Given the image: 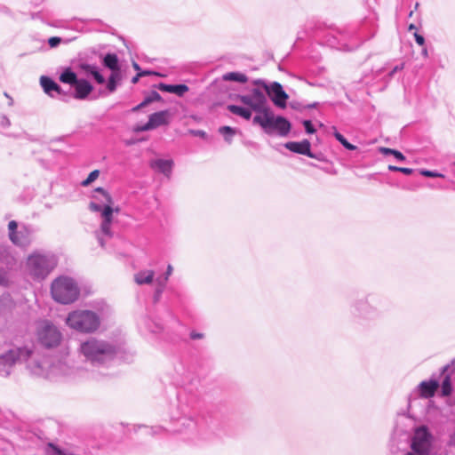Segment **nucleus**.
Wrapping results in <instances>:
<instances>
[{
	"label": "nucleus",
	"instance_id": "nucleus-3",
	"mask_svg": "<svg viewBox=\"0 0 455 455\" xmlns=\"http://www.w3.org/2000/svg\"><path fill=\"white\" fill-rule=\"evenodd\" d=\"M114 201L108 191L102 188H97L92 195V200L89 208L92 212H100L101 218L100 232H97V239L100 246H104V239L101 235L108 237L112 236L111 225L113 213L118 212L119 208H113Z\"/></svg>",
	"mask_w": 455,
	"mask_h": 455
},
{
	"label": "nucleus",
	"instance_id": "nucleus-2",
	"mask_svg": "<svg viewBox=\"0 0 455 455\" xmlns=\"http://www.w3.org/2000/svg\"><path fill=\"white\" fill-rule=\"evenodd\" d=\"M78 352L85 362L95 368L93 371L102 374L101 380L109 374L100 369L110 366L116 358L119 348L113 342L102 339L89 338L80 343Z\"/></svg>",
	"mask_w": 455,
	"mask_h": 455
},
{
	"label": "nucleus",
	"instance_id": "nucleus-21",
	"mask_svg": "<svg viewBox=\"0 0 455 455\" xmlns=\"http://www.w3.org/2000/svg\"><path fill=\"white\" fill-rule=\"evenodd\" d=\"M157 87L162 92L174 93L178 96H183L188 91V87L186 84H166L161 83Z\"/></svg>",
	"mask_w": 455,
	"mask_h": 455
},
{
	"label": "nucleus",
	"instance_id": "nucleus-41",
	"mask_svg": "<svg viewBox=\"0 0 455 455\" xmlns=\"http://www.w3.org/2000/svg\"><path fill=\"white\" fill-rule=\"evenodd\" d=\"M392 155L399 161L405 160V156L398 150L394 149V153Z\"/></svg>",
	"mask_w": 455,
	"mask_h": 455
},
{
	"label": "nucleus",
	"instance_id": "nucleus-39",
	"mask_svg": "<svg viewBox=\"0 0 455 455\" xmlns=\"http://www.w3.org/2000/svg\"><path fill=\"white\" fill-rule=\"evenodd\" d=\"M415 41L419 45H424L425 44V38L423 36L415 33L414 34Z\"/></svg>",
	"mask_w": 455,
	"mask_h": 455
},
{
	"label": "nucleus",
	"instance_id": "nucleus-50",
	"mask_svg": "<svg viewBox=\"0 0 455 455\" xmlns=\"http://www.w3.org/2000/svg\"><path fill=\"white\" fill-rule=\"evenodd\" d=\"M140 76H138V74H137L134 77H132V84H137V83H138V81H139V79H140Z\"/></svg>",
	"mask_w": 455,
	"mask_h": 455
},
{
	"label": "nucleus",
	"instance_id": "nucleus-29",
	"mask_svg": "<svg viewBox=\"0 0 455 455\" xmlns=\"http://www.w3.org/2000/svg\"><path fill=\"white\" fill-rule=\"evenodd\" d=\"M219 132L224 136L228 143H231L233 136L236 133V130L230 126H221L219 128Z\"/></svg>",
	"mask_w": 455,
	"mask_h": 455
},
{
	"label": "nucleus",
	"instance_id": "nucleus-44",
	"mask_svg": "<svg viewBox=\"0 0 455 455\" xmlns=\"http://www.w3.org/2000/svg\"><path fill=\"white\" fill-rule=\"evenodd\" d=\"M182 425H186L188 427L194 426V421L190 419L183 418L181 419Z\"/></svg>",
	"mask_w": 455,
	"mask_h": 455
},
{
	"label": "nucleus",
	"instance_id": "nucleus-31",
	"mask_svg": "<svg viewBox=\"0 0 455 455\" xmlns=\"http://www.w3.org/2000/svg\"><path fill=\"white\" fill-rule=\"evenodd\" d=\"M334 137L337 139V140H339L344 148H346L348 150H355L356 148L355 146L352 145L351 143H349L342 134H340L339 132H337L335 130L334 133H333Z\"/></svg>",
	"mask_w": 455,
	"mask_h": 455
},
{
	"label": "nucleus",
	"instance_id": "nucleus-54",
	"mask_svg": "<svg viewBox=\"0 0 455 455\" xmlns=\"http://www.w3.org/2000/svg\"><path fill=\"white\" fill-rule=\"evenodd\" d=\"M198 134H199V135H204V132H198Z\"/></svg>",
	"mask_w": 455,
	"mask_h": 455
},
{
	"label": "nucleus",
	"instance_id": "nucleus-8",
	"mask_svg": "<svg viewBox=\"0 0 455 455\" xmlns=\"http://www.w3.org/2000/svg\"><path fill=\"white\" fill-rule=\"evenodd\" d=\"M253 123L260 125L267 133L276 132L283 137L291 130V123L283 116H275L269 108L261 115L255 116Z\"/></svg>",
	"mask_w": 455,
	"mask_h": 455
},
{
	"label": "nucleus",
	"instance_id": "nucleus-30",
	"mask_svg": "<svg viewBox=\"0 0 455 455\" xmlns=\"http://www.w3.org/2000/svg\"><path fill=\"white\" fill-rule=\"evenodd\" d=\"M370 306L365 301H360L355 305V311L357 315L362 317H367L369 315Z\"/></svg>",
	"mask_w": 455,
	"mask_h": 455
},
{
	"label": "nucleus",
	"instance_id": "nucleus-49",
	"mask_svg": "<svg viewBox=\"0 0 455 455\" xmlns=\"http://www.w3.org/2000/svg\"><path fill=\"white\" fill-rule=\"evenodd\" d=\"M132 67L134 68V69H135V70H137V71H138V73H139V72H141V71H140V66H139V64H138V63L133 62Z\"/></svg>",
	"mask_w": 455,
	"mask_h": 455
},
{
	"label": "nucleus",
	"instance_id": "nucleus-26",
	"mask_svg": "<svg viewBox=\"0 0 455 455\" xmlns=\"http://www.w3.org/2000/svg\"><path fill=\"white\" fill-rule=\"evenodd\" d=\"M77 80L78 78L76 74L69 68H66L60 76V81L63 84L75 85Z\"/></svg>",
	"mask_w": 455,
	"mask_h": 455
},
{
	"label": "nucleus",
	"instance_id": "nucleus-46",
	"mask_svg": "<svg viewBox=\"0 0 455 455\" xmlns=\"http://www.w3.org/2000/svg\"><path fill=\"white\" fill-rule=\"evenodd\" d=\"M147 105L144 104V101H142L141 103H140L139 105L135 106L134 108H132V112H137L139 111L140 109L145 108Z\"/></svg>",
	"mask_w": 455,
	"mask_h": 455
},
{
	"label": "nucleus",
	"instance_id": "nucleus-20",
	"mask_svg": "<svg viewBox=\"0 0 455 455\" xmlns=\"http://www.w3.org/2000/svg\"><path fill=\"white\" fill-rule=\"evenodd\" d=\"M438 386V382L435 380L422 381L419 385L420 396L424 398H430L434 396Z\"/></svg>",
	"mask_w": 455,
	"mask_h": 455
},
{
	"label": "nucleus",
	"instance_id": "nucleus-11",
	"mask_svg": "<svg viewBox=\"0 0 455 455\" xmlns=\"http://www.w3.org/2000/svg\"><path fill=\"white\" fill-rule=\"evenodd\" d=\"M253 84L260 85L265 94H267L270 97L271 100L276 107L280 108H286V101L289 96L279 83L273 82L268 85L264 81L258 79L255 80Z\"/></svg>",
	"mask_w": 455,
	"mask_h": 455
},
{
	"label": "nucleus",
	"instance_id": "nucleus-40",
	"mask_svg": "<svg viewBox=\"0 0 455 455\" xmlns=\"http://www.w3.org/2000/svg\"><path fill=\"white\" fill-rule=\"evenodd\" d=\"M0 124H1V126L6 128V127L10 126L11 123H10V120L5 116H3L0 120Z\"/></svg>",
	"mask_w": 455,
	"mask_h": 455
},
{
	"label": "nucleus",
	"instance_id": "nucleus-24",
	"mask_svg": "<svg viewBox=\"0 0 455 455\" xmlns=\"http://www.w3.org/2000/svg\"><path fill=\"white\" fill-rule=\"evenodd\" d=\"M103 64L111 70V73L120 72L118 58L115 53L106 54L103 59Z\"/></svg>",
	"mask_w": 455,
	"mask_h": 455
},
{
	"label": "nucleus",
	"instance_id": "nucleus-45",
	"mask_svg": "<svg viewBox=\"0 0 455 455\" xmlns=\"http://www.w3.org/2000/svg\"><path fill=\"white\" fill-rule=\"evenodd\" d=\"M400 172L405 175H411L413 172V170L406 167H400Z\"/></svg>",
	"mask_w": 455,
	"mask_h": 455
},
{
	"label": "nucleus",
	"instance_id": "nucleus-48",
	"mask_svg": "<svg viewBox=\"0 0 455 455\" xmlns=\"http://www.w3.org/2000/svg\"><path fill=\"white\" fill-rule=\"evenodd\" d=\"M388 170L392 172H400V167L395 166V165H389Z\"/></svg>",
	"mask_w": 455,
	"mask_h": 455
},
{
	"label": "nucleus",
	"instance_id": "nucleus-43",
	"mask_svg": "<svg viewBox=\"0 0 455 455\" xmlns=\"http://www.w3.org/2000/svg\"><path fill=\"white\" fill-rule=\"evenodd\" d=\"M190 338L192 339H203L204 338V334L193 331L190 332Z\"/></svg>",
	"mask_w": 455,
	"mask_h": 455
},
{
	"label": "nucleus",
	"instance_id": "nucleus-10",
	"mask_svg": "<svg viewBox=\"0 0 455 455\" xmlns=\"http://www.w3.org/2000/svg\"><path fill=\"white\" fill-rule=\"evenodd\" d=\"M236 99L251 111L259 115L268 108L267 96L264 91L259 87L253 88L249 94L238 95Z\"/></svg>",
	"mask_w": 455,
	"mask_h": 455
},
{
	"label": "nucleus",
	"instance_id": "nucleus-27",
	"mask_svg": "<svg viewBox=\"0 0 455 455\" xmlns=\"http://www.w3.org/2000/svg\"><path fill=\"white\" fill-rule=\"evenodd\" d=\"M224 81H234L241 84H244L248 81L246 75L241 72H229L226 73L222 76Z\"/></svg>",
	"mask_w": 455,
	"mask_h": 455
},
{
	"label": "nucleus",
	"instance_id": "nucleus-51",
	"mask_svg": "<svg viewBox=\"0 0 455 455\" xmlns=\"http://www.w3.org/2000/svg\"><path fill=\"white\" fill-rule=\"evenodd\" d=\"M422 54H423L425 57H427V50L426 48H425V49H423V51H422Z\"/></svg>",
	"mask_w": 455,
	"mask_h": 455
},
{
	"label": "nucleus",
	"instance_id": "nucleus-42",
	"mask_svg": "<svg viewBox=\"0 0 455 455\" xmlns=\"http://www.w3.org/2000/svg\"><path fill=\"white\" fill-rule=\"evenodd\" d=\"M379 152L383 155H392L394 153V149L389 148H379Z\"/></svg>",
	"mask_w": 455,
	"mask_h": 455
},
{
	"label": "nucleus",
	"instance_id": "nucleus-33",
	"mask_svg": "<svg viewBox=\"0 0 455 455\" xmlns=\"http://www.w3.org/2000/svg\"><path fill=\"white\" fill-rule=\"evenodd\" d=\"M100 176V171L94 170L92 171L88 177L81 182V185L83 187H88L90 184H92L93 181H95Z\"/></svg>",
	"mask_w": 455,
	"mask_h": 455
},
{
	"label": "nucleus",
	"instance_id": "nucleus-52",
	"mask_svg": "<svg viewBox=\"0 0 455 455\" xmlns=\"http://www.w3.org/2000/svg\"><path fill=\"white\" fill-rule=\"evenodd\" d=\"M415 28H415V26H414V25H412V24H411V25H410V27H409V30H412V29H415Z\"/></svg>",
	"mask_w": 455,
	"mask_h": 455
},
{
	"label": "nucleus",
	"instance_id": "nucleus-7",
	"mask_svg": "<svg viewBox=\"0 0 455 455\" xmlns=\"http://www.w3.org/2000/svg\"><path fill=\"white\" fill-rule=\"evenodd\" d=\"M34 350L28 347H13L6 353L0 355V376L8 377L13 371L16 363H25L28 369V363L33 361Z\"/></svg>",
	"mask_w": 455,
	"mask_h": 455
},
{
	"label": "nucleus",
	"instance_id": "nucleus-38",
	"mask_svg": "<svg viewBox=\"0 0 455 455\" xmlns=\"http://www.w3.org/2000/svg\"><path fill=\"white\" fill-rule=\"evenodd\" d=\"M60 42L61 38L57 36L51 37L48 40V44L52 48L58 46Z\"/></svg>",
	"mask_w": 455,
	"mask_h": 455
},
{
	"label": "nucleus",
	"instance_id": "nucleus-47",
	"mask_svg": "<svg viewBox=\"0 0 455 455\" xmlns=\"http://www.w3.org/2000/svg\"><path fill=\"white\" fill-rule=\"evenodd\" d=\"M152 74L157 75V73L151 72V71H148V70H145V71L139 72L138 73V76H150Z\"/></svg>",
	"mask_w": 455,
	"mask_h": 455
},
{
	"label": "nucleus",
	"instance_id": "nucleus-35",
	"mask_svg": "<svg viewBox=\"0 0 455 455\" xmlns=\"http://www.w3.org/2000/svg\"><path fill=\"white\" fill-rule=\"evenodd\" d=\"M420 174L425 177H430V178H443V175L442 173H439L437 172L434 171H428V170H420Z\"/></svg>",
	"mask_w": 455,
	"mask_h": 455
},
{
	"label": "nucleus",
	"instance_id": "nucleus-19",
	"mask_svg": "<svg viewBox=\"0 0 455 455\" xmlns=\"http://www.w3.org/2000/svg\"><path fill=\"white\" fill-rule=\"evenodd\" d=\"M80 68L84 71V73L86 76H90L93 77V79L96 81L97 84H105V82H106L105 77L100 73L99 67H97L95 65H92V64L84 63V64L80 65Z\"/></svg>",
	"mask_w": 455,
	"mask_h": 455
},
{
	"label": "nucleus",
	"instance_id": "nucleus-6",
	"mask_svg": "<svg viewBox=\"0 0 455 455\" xmlns=\"http://www.w3.org/2000/svg\"><path fill=\"white\" fill-rule=\"evenodd\" d=\"M65 322L70 329L82 333H92L100 326V318L98 314L87 309L70 312Z\"/></svg>",
	"mask_w": 455,
	"mask_h": 455
},
{
	"label": "nucleus",
	"instance_id": "nucleus-25",
	"mask_svg": "<svg viewBox=\"0 0 455 455\" xmlns=\"http://www.w3.org/2000/svg\"><path fill=\"white\" fill-rule=\"evenodd\" d=\"M228 109L234 115L239 116L245 120H250L251 117V110L248 108L236 106V105H228Z\"/></svg>",
	"mask_w": 455,
	"mask_h": 455
},
{
	"label": "nucleus",
	"instance_id": "nucleus-15",
	"mask_svg": "<svg viewBox=\"0 0 455 455\" xmlns=\"http://www.w3.org/2000/svg\"><path fill=\"white\" fill-rule=\"evenodd\" d=\"M150 166L156 172L163 173L167 178L171 177L173 161L171 159H155L150 162Z\"/></svg>",
	"mask_w": 455,
	"mask_h": 455
},
{
	"label": "nucleus",
	"instance_id": "nucleus-9",
	"mask_svg": "<svg viewBox=\"0 0 455 455\" xmlns=\"http://www.w3.org/2000/svg\"><path fill=\"white\" fill-rule=\"evenodd\" d=\"M37 340L46 348L58 347L62 339V333L51 322L44 321L37 329Z\"/></svg>",
	"mask_w": 455,
	"mask_h": 455
},
{
	"label": "nucleus",
	"instance_id": "nucleus-22",
	"mask_svg": "<svg viewBox=\"0 0 455 455\" xmlns=\"http://www.w3.org/2000/svg\"><path fill=\"white\" fill-rule=\"evenodd\" d=\"M155 276V272L151 269L140 270L134 275V281L137 284H150Z\"/></svg>",
	"mask_w": 455,
	"mask_h": 455
},
{
	"label": "nucleus",
	"instance_id": "nucleus-13",
	"mask_svg": "<svg viewBox=\"0 0 455 455\" xmlns=\"http://www.w3.org/2000/svg\"><path fill=\"white\" fill-rule=\"evenodd\" d=\"M18 224L15 220H12L8 224L9 236L11 241L19 246H25L29 243L27 230L17 231Z\"/></svg>",
	"mask_w": 455,
	"mask_h": 455
},
{
	"label": "nucleus",
	"instance_id": "nucleus-53",
	"mask_svg": "<svg viewBox=\"0 0 455 455\" xmlns=\"http://www.w3.org/2000/svg\"><path fill=\"white\" fill-rule=\"evenodd\" d=\"M405 455H415L412 452H407Z\"/></svg>",
	"mask_w": 455,
	"mask_h": 455
},
{
	"label": "nucleus",
	"instance_id": "nucleus-14",
	"mask_svg": "<svg viewBox=\"0 0 455 455\" xmlns=\"http://www.w3.org/2000/svg\"><path fill=\"white\" fill-rule=\"evenodd\" d=\"M284 147L291 152L305 155L309 157H314V156L310 150L311 144L307 140H304L299 142H295V141L287 142V143H285Z\"/></svg>",
	"mask_w": 455,
	"mask_h": 455
},
{
	"label": "nucleus",
	"instance_id": "nucleus-12",
	"mask_svg": "<svg viewBox=\"0 0 455 455\" xmlns=\"http://www.w3.org/2000/svg\"><path fill=\"white\" fill-rule=\"evenodd\" d=\"M431 435L426 427L415 429L411 440V449L419 455H427L431 449Z\"/></svg>",
	"mask_w": 455,
	"mask_h": 455
},
{
	"label": "nucleus",
	"instance_id": "nucleus-37",
	"mask_svg": "<svg viewBox=\"0 0 455 455\" xmlns=\"http://www.w3.org/2000/svg\"><path fill=\"white\" fill-rule=\"evenodd\" d=\"M149 130H153L152 125L150 124L149 121H148V123L143 125H140V126H137L134 128L135 132H146V131H149Z\"/></svg>",
	"mask_w": 455,
	"mask_h": 455
},
{
	"label": "nucleus",
	"instance_id": "nucleus-23",
	"mask_svg": "<svg viewBox=\"0 0 455 455\" xmlns=\"http://www.w3.org/2000/svg\"><path fill=\"white\" fill-rule=\"evenodd\" d=\"M172 271H173L172 266L169 264L167 266V269H166L164 276L156 279V283L157 284V287L156 289V294H155L156 299H158L159 297L161 296V294L163 293L165 284L169 279V276L172 274Z\"/></svg>",
	"mask_w": 455,
	"mask_h": 455
},
{
	"label": "nucleus",
	"instance_id": "nucleus-5",
	"mask_svg": "<svg viewBox=\"0 0 455 455\" xmlns=\"http://www.w3.org/2000/svg\"><path fill=\"white\" fill-rule=\"evenodd\" d=\"M51 294L56 302L68 305L77 300L80 289L77 283L72 277L60 275L52 281Z\"/></svg>",
	"mask_w": 455,
	"mask_h": 455
},
{
	"label": "nucleus",
	"instance_id": "nucleus-32",
	"mask_svg": "<svg viewBox=\"0 0 455 455\" xmlns=\"http://www.w3.org/2000/svg\"><path fill=\"white\" fill-rule=\"evenodd\" d=\"M451 378L449 376H446L442 383V394L444 396L450 395L451 393Z\"/></svg>",
	"mask_w": 455,
	"mask_h": 455
},
{
	"label": "nucleus",
	"instance_id": "nucleus-36",
	"mask_svg": "<svg viewBox=\"0 0 455 455\" xmlns=\"http://www.w3.org/2000/svg\"><path fill=\"white\" fill-rule=\"evenodd\" d=\"M303 125H304L305 130H306V132H307V133L312 134V133H314V132H315V128H314V126H313V124H312L311 121H309V120H305V121L303 122Z\"/></svg>",
	"mask_w": 455,
	"mask_h": 455
},
{
	"label": "nucleus",
	"instance_id": "nucleus-28",
	"mask_svg": "<svg viewBox=\"0 0 455 455\" xmlns=\"http://www.w3.org/2000/svg\"><path fill=\"white\" fill-rule=\"evenodd\" d=\"M121 80V73L120 72H115L111 73V75L108 77L107 88L110 92H113L116 90L117 84Z\"/></svg>",
	"mask_w": 455,
	"mask_h": 455
},
{
	"label": "nucleus",
	"instance_id": "nucleus-17",
	"mask_svg": "<svg viewBox=\"0 0 455 455\" xmlns=\"http://www.w3.org/2000/svg\"><path fill=\"white\" fill-rule=\"evenodd\" d=\"M40 84L44 92L51 97H54L55 94H61L62 92L60 86L48 76H42L40 77Z\"/></svg>",
	"mask_w": 455,
	"mask_h": 455
},
{
	"label": "nucleus",
	"instance_id": "nucleus-18",
	"mask_svg": "<svg viewBox=\"0 0 455 455\" xmlns=\"http://www.w3.org/2000/svg\"><path fill=\"white\" fill-rule=\"evenodd\" d=\"M75 98L84 100L92 92V85L85 79H78L75 84Z\"/></svg>",
	"mask_w": 455,
	"mask_h": 455
},
{
	"label": "nucleus",
	"instance_id": "nucleus-4",
	"mask_svg": "<svg viewBox=\"0 0 455 455\" xmlns=\"http://www.w3.org/2000/svg\"><path fill=\"white\" fill-rule=\"evenodd\" d=\"M57 257L49 251H36L29 254L25 264L26 273L34 280L44 279L57 266Z\"/></svg>",
	"mask_w": 455,
	"mask_h": 455
},
{
	"label": "nucleus",
	"instance_id": "nucleus-34",
	"mask_svg": "<svg viewBox=\"0 0 455 455\" xmlns=\"http://www.w3.org/2000/svg\"><path fill=\"white\" fill-rule=\"evenodd\" d=\"M162 100L161 95L157 92L153 91L148 97L144 99V104L147 106L154 101H159Z\"/></svg>",
	"mask_w": 455,
	"mask_h": 455
},
{
	"label": "nucleus",
	"instance_id": "nucleus-1",
	"mask_svg": "<svg viewBox=\"0 0 455 455\" xmlns=\"http://www.w3.org/2000/svg\"><path fill=\"white\" fill-rule=\"evenodd\" d=\"M69 354L70 350L68 346L62 347L60 356L53 358L42 357L34 350L33 361L28 363V370L34 375L51 379L67 378L71 379L100 380L101 373L73 365Z\"/></svg>",
	"mask_w": 455,
	"mask_h": 455
},
{
	"label": "nucleus",
	"instance_id": "nucleus-16",
	"mask_svg": "<svg viewBox=\"0 0 455 455\" xmlns=\"http://www.w3.org/2000/svg\"><path fill=\"white\" fill-rule=\"evenodd\" d=\"M172 114L169 110H163L151 114L148 117V121L152 125L153 129H156L162 125H166L170 123Z\"/></svg>",
	"mask_w": 455,
	"mask_h": 455
}]
</instances>
